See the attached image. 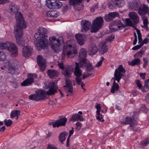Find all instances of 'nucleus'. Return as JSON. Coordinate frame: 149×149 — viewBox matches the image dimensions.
<instances>
[{"label": "nucleus", "mask_w": 149, "mask_h": 149, "mask_svg": "<svg viewBox=\"0 0 149 149\" xmlns=\"http://www.w3.org/2000/svg\"><path fill=\"white\" fill-rule=\"evenodd\" d=\"M38 32L35 34L34 37L36 40H35L36 46L39 50L47 46L48 40L45 37L47 36L49 32L46 28L40 27L38 29Z\"/></svg>", "instance_id": "1"}, {"label": "nucleus", "mask_w": 149, "mask_h": 149, "mask_svg": "<svg viewBox=\"0 0 149 149\" xmlns=\"http://www.w3.org/2000/svg\"><path fill=\"white\" fill-rule=\"evenodd\" d=\"M55 87L52 85L49 89L47 91L44 90H40L36 92V94L30 95L29 96V99L36 101H38L44 99L46 95H51L54 94L57 90L55 88Z\"/></svg>", "instance_id": "2"}, {"label": "nucleus", "mask_w": 149, "mask_h": 149, "mask_svg": "<svg viewBox=\"0 0 149 149\" xmlns=\"http://www.w3.org/2000/svg\"><path fill=\"white\" fill-rule=\"evenodd\" d=\"M121 123L124 124H129L130 126L128 128L129 129L134 132L136 131V126L137 125V122L133 118L126 117L125 119L122 120Z\"/></svg>", "instance_id": "3"}, {"label": "nucleus", "mask_w": 149, "mask_h": 149, "mask_svg": "<svg viewBox=\"0 0 149 149\" xmlns=\"http://www.w3.org/2000/svg\"><path fill=\"white\" fill-rule=\"evenodd\" d=\"M49 40L52 44L51 46V48L55 52H58L61 45L60 40L56 39L54 37H50Z\"/></svg>", "instance_id": "4"}, {"label": "nucleus", "mask_w": 149, "mask_h": 149, "mask_svg": "<svg viewBox=\"0 0 149 149\" xmlns=\"http://www.w3.org/2000/svg\"><path fill=\"white\" fill-rule=\"evenodd\" d=\"M67 48L68 49V50L67 52L63 51L62 55V57H64L66 55L68 58H72L74 56V54L77 53V50L74 48L72 47L71 45H67Z\"/></svg>", "instance_id": "5"}, {"label": "nucleus", "mask_w": 149, "mask_h": 149, "mask_svg": "<svg viewBox=\"0 0 149 149\" xmlns=\"http://www.w3.org/2000/svg\"><path fill=\"white\" fill-rule=\"evenodd\" d=\"M46 5L50 9H57L61 8L63 4L58 0H48L47 1Z\"/></svg>", "instance_id": "6"}, {"label": "nucleus", "mask_w": 149, "mask_h": 149, "mask_svg": "<svg viewBox=\"0 0 149 149\" xmlns=\"http://www.w3.org/2000/svg\"><path fill=\"white\" fill-rule=\"evenodd\" d=\"M15 18L17 20V25L15 27H17L19 28L23 29L26 27L25 22L23 19V15L21 13H19L15 16Z\"/></svg>", "instance_id": "7"}, {"label": "nucleus", "mask_w": 149, "mask_h": 149, "mask_svg": "<svg viewBox=\"0 0 149 149\" xmlns=\"http://www.w3.org/2000/svg\"><path fill=\"white\" fill-rule=\"evenodd\" d=\"M28 78L26 79L22 83L21 85L22 86H28L34 82V78H36L37 75L36 74H29L28 76Z\"/></svg>", "instance_id": "8"}, {"label": "nucleus", "mask_w": 149, "mask_h": 149, "mask_svg": "<svg viewBox=\"0 0 149 149\" xmlns=\"http://www.w3.org/2000/svg\"><path fill=\"white\" fill-rule=\"evenodd\" d=\"M37 63L42 71H44L45 69V60L42 56L38 55L37 57Z\"/></svg>", "instance_id": "9"}, {"label": "nucleus", "mask_w": 149, "mask_h": 149, "mask_svg": "<svg viewBox=\"0 0 149 149\" xmlns=\"http://www.w3.org/2000/svg\"><path fill=\"white\" fill-rule=\"evenodd\" d=\"M33 49L29 46H24L22 49V53L23 56L25 57H29L32 52Z\"/></svg>", "instance_id": "10"}, {"label": "nucleus", "mask_w": 149, "mask_h": 149, "mask_svg": "<svg viewBox=\"0 0 149 149\" xmlns=\"http://www.w3.org/2000/svg\"><path fill=\"white\" fill-rule=\"evenodd\" d=\"M80 66L82 68H86L87 71L91 72L93 69V67L91 63L86 61L83 62H80Z\"/></svg>", "instance_id": "11"}, {"label": "nucleus", "mask_w": 149, "mask_h": 149, "mask_svg": "<svg viewBox=\"0 0 149 149\" xmlns=\"http://www.w3.org/2000/svg\"><path fill=\"white\" fill-rule=\"evenodd\" d=\"M12 64L10 60H9L6 63H4V67H8V72L13 74L16 71V69L12 65Z\"/></svg>", "instance_id": "12"}, {"label": "nucleus", "mask_w": 149, "mask_h": 149, "mask_svg": "<svg viewBox=\"0 0 149 149\" xmlns=\"http://www.w3.org/2000/svg\"><path fill=\"white\" fill-rule=\"evenodd\" d=\"M149 10L148 7L145 4H143L140 5L138 13L139 15H142L147 14Z\"/></svg>", "instance_id": "13"}, {"label": "nucleus", "mask_w": 149, "mask_h": 149, "mask_svg": "<svg viewBox=\"0 0 149 149\" xmlns=\"http://www.w3.org/2000/svg\"><path fill=\"white\" fill-rule=\"evenodd\" d=\"M82 29L81 31L82 32H85L88 31L90 29L91 23L88 21H82Z\"/></svg>", "instance_id": "14"}, {"label": "nucleus", "mask_w": 149, "mask_h": 149, "mask_svg": "<svg viewBox=\"0 0 149 149\" xmlns=\"http://www.w3.org/2000/svg\"><path fill=\"white\" fill-rule=\"evenodd\" d=\"M129 16L135 24H137L139 22V17L137 14L134 12L129 13Z\"/></svg>", "instance_id": "15"}, {"label": "nucleus", "mask_w": 149, "mask_h": 149, "mask_svg": "<svg viewBox=\"0 0 149 149\" xmlns=\"http://www.w3.org/2000/svg\"><path fill=\"white\" fill-rule=\"evenodd\" d=\"M118 15L119 13L117 12L109 13L104 17V19L107 22H110Z\"/></svg>", "instance_id": "16"}, {"label": "nucleus", "mask_w": 149, "mask_h": 149, "mask_svg": "<svg viewBox=\"0 0 149 149\" xmlns=\"http://www.w3.org/2000/svg\"><path fill=\"white\" fill-rule=\"evenodd\" d=\"M47 73L49 77L51 79H54L57 77L59 75V72L54 70H48Z\"/></svg>", "instance_id": "17"}, {"label": "nucleus", "mask_w": 149, "mask_h": 149, "mask_svg": "<svg viewBox=\"0 0 149 149\" xmlns=\"http://www.w3.org/2000/svg\"><path fill=\"white\" fill-rule=\"evenodd\" d=\"M8 50L10 52H11L12 54L14 56H17V47L13 43L10 42V45L8 46Z\"/></svg>", "instance_id": "18"}, {"label": "nucleus", "mask_w": 149, "mask_h": 149, "mask_svg": "<svg viewBox=\"0 0 149 149\" xmlns=\"http://www.w3.org/2000/svg\"><path fill=\"white\" fill-rule=\"evenodd\" d=\"M65 85H64L63 87L65 88L66 90H68V92L72 93L73 89L71 81L69 79H65Z\"/></svg>", "instance_id": "19"}, {"label": "nucleus", "mask_w": 149, "mask_h": 149, "mask_svg": "<svg viewBox=\"0 0 149 149\" xmlns=\"http://www.w3.org/2000/svg\"><path fill=\"white\" fill-rule=\"evenodd\" d=\"M114 25H116L117 26L116 28H113V30H111L112 31H116L119 30H121L125 28L126 26L124 25L121 22L120 20H118L115 21Z\"/></svg>", "instance_id": "20"}, {"label": "nucleus", "mask_w": 149, "mask_h": 149, "mask_svg": "<svg viewBox=\"0 0 149 149\" xmlns=\"http://www.w3.org/2000/svg\"><path fill=\"white\" fill-rule=\"evenodd\" d=\"M75 66L74 68V74L76 77H81L82 74V71L80 69V64L77 62L75 63Z\"/></svg>", "instance_id": "21"}, {"label": "nucleus", "mask_w": 149, "mask_h": 149, "mask_svg": "<svg viewBox=\"0 0 149 149\" xmlns=\"http://www.w3.org/2000/svg\"><path fill=\"white\" fill-rule=\"evenodd\" d=\"M87 56L86 52L84 49H81L80 50L79 58L81 59L80 62H83L86 61Z\"/></svg>", "instance_id": "22"}, {"label": "nucleus", "mask_w": 149, "mask_h": 149, "mask_svg": "<svg viewBox=\"0 0 149 149\" xmlns=\"http://www.w3.org/2000/svg\"><path fill=\"white\" fill-rule=\"evenodd\" d=\"M62 73L66 77H70L72 73L71 69L69 66L65 67L62 70Z\"/></svg>", "instance_id": "23"}, {"label": "nucleus", "mask_w": 149, "mask_h": 149, "mask_svg": "<svg viewBox=\"0 0 149 149\" xmlns=\"http://www.w3.org/2000/svg\"><path fill=\"white\" fill-rule=\"evenodd\" d=\"M56 121V123L55 125H56L57 127L58 128L60 126H65L67 121V119L64 117Z\"/></svg>", "instance_id": "24"}, {"label": "nucleus", "mask_w": 149, "mask_h": 149, "mask_svg": "<svg viewBox=\"0 0 149 149\" xmlns=\"http://www.w3.org/2000/svg\"><path fill=\"white\" fill-rule=\"evenodd\" d=\"M103 22V18L101 17H98L96 18L94 20L93 24L95 25L98 27L101 28Z\"/></svg>", "instance_id": "25"}, {"label": "nucleus", "mask_w": 149, "mask_h": 149, "mask_svg": "<svg viewBox=\"0 0 149 149\" xmlns=\"http://www.w3.org/2000/svg\"><path fill=\"white\" fill-rule=\"evenodd\" d=\"M79 120L80 121H83L84 120V118L81 115L77 113H76L72 115L70 121L74 122Z\"/></svg>", "instance_id": "26"}, {"label": "nucleus", "mask_w": 149, "mask_h": 149, "mask_svg": "<svg viewBox=\"0 0 149 149\" xmlns=\"http://www.w3.org/2000/svg\"><path fill=\"white\" fill-rule=\"evenodd\" d=\"M46 14L47 16L49 17L56 18L59 16V13L56 10H53L47 12Z\"/></svg>", "instance_id": "27"}, {"label": "nucleus", "mask_w": 149, "mask_h": 149, "mask_svg": "<svg viewBox=\"0 0 149 149\" xmlns=\"http://www.w3.org/2000/svg\"><path fill=\"white\" fill-rule=\"evenodd\" d=\"M23 29L17 27H14V33L16 38L22 37L23 36Z\"/></svg>", "instance_id": "28"}, {"label": "nucleus", "mask_w": 149, "mask_h": 149, "mask_svg": "<svg viewBox=\"0 0 149 149\" xmlns=\"http://www.w3.org/2000/svg\"><path fill=\"white\" fill-rule=\"evenodd\" d=\"M19 8L15 4H13L11 6L10 9V13L12 14H15V16L20 13L18 12Z\"/></svg>", "instance_id": "29"}, {"label": "nucleus", "mask_w": 149, "mask_h": 149, "mask_svg": "<svg viewBox=\"0 0 149 149\" xmlns=\"http://www.w3.org/2000/svg\"><path fill=\"white\" fill-rule=\"evenodd\" d=\"M140 5L139 3L134 1L131 3V8L132 10H138V11Z\"/></svg>", "instance_id": "30"}, {"label": "nucleus", "mask_w": 149, "mask_h": 149, "mask_svg": "<svg viewBox=\"0 0 149 149\" xmlns=\"http://www.w3.org/2000/svg\"><path fill=\"white\" fill-rule=\"evenodd\" d=\"M75 38L78 43L80 45H82L84 42L82 36L80 34H76Z\"/></svg>", "instance_id": "31"}, {"label": "nucleus", "mask_w": 149, "mask_h": 149, "mask_svg": "<svg viewBox=\"0 0 149 149\" xmlns=\"http://www.w3.org/2000/svg\"><path fill=\"white\" fill-rule=\"evenodd\" d=\"M140 62L141 60L139 59L136 58L134 59L131 62L129 61L128 64L132 66H134L135 65H138L140 64Z\"/></svg>", "instance_id": "32"}, {"label": "nucleus", "mask_w": 149, "mask_h": 149, "mask_svg": "<svg viewBox=\"0 0 149 149\" xmlns=\"http://www.w3.org/2000/svg\"><path fill=\"white\" fill-rule=\"evenodd\" d=\"M68 133L66 132H62L60 134L59 136V139L60 142L63 143V142L65 140V136L67 135Z\"/></svg>", "instance_id": "33"}, {"label": "nucleus", "mask_w": 149, "mask_h": 149, "mask_svg": "<svg viewBox=\"0 0 149 149\" xmlns=\"http://www.w3.org/2000/svg\"><path fill=\"white\" fill-rule=\"evenodd\" d=\"M113 79H114V81L111 91V93H113L115 92L116 90H118L119 86L115 82V79L113 78Z\"/></svg>", "instance_id": "34"}, {"label": "nucleus", "mask_w": 149, "mask_h": 149, "mask_svg": "<svg viewBox=\"0 0 149 149\" xmlns=\"http://www.w3.org/2000/svg\"><path fill=\"white\" fill-rule=\"evenodd\" d=\"M21 111L19 110L13 111L10 113V117L11 118H13L15 117L19 116L20 115Z\"/></svg>", "instance_id": "35"}, {"label": "nucleus", "mask_w": 149, "mask_h": 149, "mask_svg": "<svg viewBox=\"0 0 149 149\" xmlns=\"http://www.w3.org/2000/svg\"><path fill=\"white\" fill-rule=\"evenodd\" d=\"M89 51L90 55L95 54L97 52V47L95 46L90 47L89 48Z\"/></svg>", "instance_id": "36"}, {"label": "nucleus", "mask_w": 149, "mask_h": 149, "mask_svg": "<svg viewBox=\"0 0 149 149\" xmlns=\"http://www.w3.org/2000/svg\"><path fill=\"white\" fill-rule=\"evenodd\" d=\"M117 7L121 8L125 5V1L124 0H116L115 1Z\"/></svg>", "instance_id": "37"}, {"label": "nucleus", "mask_w": 149, "mask_h": 149, "mask_svg": "<svg viewBox=\"0 0 149 149\" xmlns=\"http://www.w3.org/2000/svg\"><path fill=\"white\" fill-rule=\"evenodd\" d=\"M108 48L105 43L102 44L101 48L100 50V52L102 54H103L106 53L108 51Z\"/></svg>", "instance_id": "38"}, {"label": "nucleus", "mask_w": 149, "mask_h": 149, "mask_svg": "<svg viewBox=\"0 0 149 149\" xmlns=\"http://www.w3.org/2000/svg\"><path fill=\"white\" fill-rule=\"evenodd\" d=\"M17 43L19 46H23L25 44L24 41L22 37L16 38Z\"/></svg>", "instance_id": "39"}, {"label": "nucleus", "mask_w": 149, "mask_h": 149, "mask_svg": "<svg viewBox=\"0 0 149 149\" xmlns=\"http://www.w3.org/2000/svg\"><path fill=\"white\" fill-rule=\"evenodd\" d=\"M82 0H69L70 5L72 6L77 5L82 2Z\"/></svg>", "instance_id": "40"}, {"label": "nucleus", "mask_w": 149, "mask_h": 149, "mask_svg": "<svg viewBox=\"0 0 149 149\" xmlns=\"http://www.w3.org/2000/svg\"><path fill=\"white\" fill-rule=\"evenodd\" d=\"M10 45V42H6L5 43L1 42L0 43V48L2 49H7L8 46Z\"/></svg>", "instance_id": "41"}, {"label": "nucleus", "mask_w": 149, "mask_h": 149, "mask_svg": "<svg viewBox=\"0 0 149 149\" xmlns=\"http://www.w3.org/2000/svg\"><path fill=\"white\" fill-rule=\"evenodd\" d=\"M146 50V47H143L140 51L138 52L137 53V55H138V57H141L144 53Z\"/></svg>", "instance_id": "42"}, {"label": "nucleus", "mask_w": 149, "mask_h": 149, "mask_svg": "<svg viewBox=\"0 0 149 149\" xmlns=\"http://www.w3.org/2000/svg\"><path fill=\"white\" fill-rule=\"evenodd\" d=\"M123 76V74L118 72L117 69H116L114 73V76L115 78H121V77Z\"/></svg>", "instance_id": "43"}, {"label": "nucleus", "mask_w": 149, "mask_h": 149, "mask_svg": "<svg viewBox=\"0 0 149 149\" xmlns=\"http://www.w3.org/2000/svg\"><path fill=\"white\" fill-rule=\"evenodd\" d=\"M149 89L148 84L144 83V85L142 88L141 91L142 92H147Z\"/></svg>", "instance_id": "44"}, {"label": "nucleus", "mask_w": 149, "mask_h": 149, "mask_svg": "<svg viewBox=\"0 0 149 149\" xmlns=\"http://www.w3.org/2000/svg\"><path fill=\"white\" fill-rule=\"evenodd\" d=\"M108 7L110 9H113L117 7L115 2H112L109 3H108Z\"/></svg>", "instance_id": "45"}, {"label": "nucleus", "mask_w": 149, "mask_h": 149, "mask_svg": "<svg viewBox=\"0 0 149 149\" xmlns=\"http://www.w3.org/2000/svg\"><path fill=\"white\" fill-rule=\"evenodd\" d=\"M93 27L91 30V33H95L97 32L98 30L101 28L98 27L97 26L93 24Z\"/></svg>", "instance_id": "46"}, {"label": "nucleus", "mask_w": 149, "mask_h": 149, "mask_svg": "<svg viewBox=\"0 0 149 149\" xmlns=\"http://www.w3.org/2000/svg\"><path fill=\"white\" fill-rule=\"evenodd\" d=\"M4 124L7 127L10 126L13 123V121L10 119L7 120L5 119L4 120Z\"/></svg>", "instance_id": "47"}, {"label": "nucleus", "mask_w": 149, "mask_h": 149, "mask_svg": "<svg viewBox=\"0 0 149 149\" xmlns=\"http://www.w3.org/2000/svg\"><path fill=\"white\" fill-rule=\"evenodd\" d=\"M6 55L3 52L0 51V60L3 61L6 59Z\"/></svg>", "instance_id": "48"}, {"label": "nucleus", "mask_w": 149, "mask_h": 149, "mask_svg": "<svg viewBox=\"0 0 149 149\" xmlns=\"http://www.w3.org/2000/svg\"><path fill=\"white\" fill-rule=\"evenodd\" d=\"M117 70L118 71H119L118 72H120V73H125L126 71L123 68L122 65H120L119 66Z\"/></svg>", "instance_id": "49"}, {"label": "nucleus", "mask_w": 149, "mask_h": 149, "mask_svg": "<svg viewBox=\"0 0 149 149\" xmlns=\"http://www.w3.org/2000/svg\"><path fill=\"white\" fill-rule=\"evenodd\" d=\"M149 143V138L141 142L140 145L143 146H146Z\"/></svg>", "instance_id": "50"}, {"label": "nucleus", "mask_w": 149, "mask_h": 149, "mask_svg": "<svg viewBox=\"0 0 149 149\" xmlns=\"http://www.w3.org/2000/svg\"><path fill=\"white\" fill-rule=\"evenodd\" d=\"M75 81L77 84L79 85H80L83 82L82 81L81 79L80 78V77H76L75 78Z\"/></svg>", "instance_id": "51"}, {"label": "nucleus", "mask_w": 149, "mask_h": 149, "mask_svg": "<svg viewBox=\"0 0 149 149\" xmlns=\"http://www.w3.org/2000/svg\"><path fill=\"white\" fill-rule=\"evenodd\" d=\"M126 25L129 26H132L133 24L132 21L129 18H127L126 19Z\"/></svg>", "instance_id": "52"}, {"label": "nucleus", "mask_w": 149, "mask_h": 149, "mask_svg": "<svg viewBox=\"0 0 149 149\" xmlns=\"http://www.w3.org/2000/svg\"><path fill=\"white\" fill-rule=\"evenodd\" d=\"M137 34L138 36V38L139 40L138 43H140L141 41H142V35L141 32H139V31H137Z\"/></svg>", "instance_id": "53"}, {"label": "nucleus", "mask_w": 149, "mask_h": 149, "mask_svg": "<svg viewBox=\"0 0 149 149\" xmlns=\"http://www.w3.org/2000/svg\"><path fill=\"white\" fill-rule=\"evenodd\" d=\"M142 46H143L142 44H141V43H140V44L139 45L134 46V47H133L132 48V49L134 50H136L139 49Z\"/></svg>", "instance_id": "54"}, {"label": "nucleus", "mask_w": 149, "mask_h": 149, "mask_svg": "<svg viewBox=\"0 0 149 149\" xmlns=\"http://www.w3.org/2000/svg\"><path fill=\"white\" fill-rule=\"evenodd\" d=\"M104 60V58L103 57H102L101 58V60L99 61L96 64L95 67H99L100 66H101L102 63V61Z\"/></svg>", "instance_id": "55"}, {"label": "nucleus", "mask_w": 149, "mask_h": 149, "mask_svg": "<svg viewBox=\"0 0 149 149\" xmlns=\"http://www.w3.org/2000/svg\"><path fill=\"white\" fill-rule=\"evenodd\" d=\"M136 83L137 86L139 88V89H142V85L140 81L139 80H137L136 81Z\"/></svg>", "instance_id": "56"}, {"label": "nucleus", "mask_w": 149, "mask_h": 149, "mask_svg": "<svg viewBox=\"0 0 149 149\" xmlns=\"http://www.w3.org/2000/svg\"><path fill=\"white\" fill-rule=\"evenodd\" d=\"M47 149H57L56 147H55L54 146L51 144H48Z\"/></svg>", "instance_id": "57"}, {"label": "nucleus", "mask_w": 149, "mask_h": 149, "mask_svg": "<svg viewBox=\"0 0 149 149\" xmlns=\"http://www.w3.org/2000/svg\"><path fill=\"white\" fill-rule=\"evenodd\" d=\"M149 42V39L146 38L144 39L143 40V41L141 43V44H142V46L144 44H146L148 43Z\"/></svg>", "instance_id": "58"}, {"label": "nucleus", "mask_w": 149, "mask_h": 149, "mask_svg": "<svg viewBox=\"0 0 149 149\" xmlns=\"http://www.w3.org/2000/svg\"><path fill=\"white\" fill-rule=\"evenodd\" d=\"M68 5H66L63 7L62 8V11L64 13H65L68 10Z\"/></svg>", "instance_id": "59"}, {"label": "nucleus", "mask_w": 149, "mask_h": 149, "mask_svg": "<svg viewBox=\"0 0 149 149\" xmlns=\"http://www.w3.org/2000/svg\"><path fill=\"white\" fill-rule=\"evenodd\" d=\"M95 107L97 109V111L98 112L99 111H101V107L100 104H98L97 103L96 105L95 106Z\"/></svg>", "instance_id": "60"}, {"label": "nucleus", "mask_w": 149, "mask_h": 149, "mask_svg": "<svg viewBox=\"0 0 149 149\" xmlns=\"http://www.w3.org/2000/svg\"><path fill=\"white\" fill-rule=\"evenodd\" d=\"M114 38V35L112 34H111L109 36H108V40L111 42L112 40Z\"/></svg>", "instance_id": "61"}, {"label": "nucleus", "mask_w": 149, "mask_h": 149, "mask_svg": "<svg viewBox=\"0 0 149 149\" xmlns=\"http://www.w3.org/2000/svg\"><path fill=\"white\" fill-rule=\"evenodd\" d=\"M76 125L77 126L76 129H78L79 130L80 128L81 127L82 124L79 122H77L76 123Z\"/></svg>", "instance_id": "62"}, {"label": "nucleus", "mask_w": 149, "mask_h": 149, "mask_svg": "<svg viewBox=\"0 0 149 149\" xmlns=\"http://www.w3.org/2000/svg\"><path fill=\"white\" fill-rule=\"evenodd\" d=\"M143 61H144V62L143 64V68H146L147 65V63L148 62V60H147L146 61H145V58H143Z\"/></svg>", "instance_id": "63"}, {"label": "nucleus", "mask_w": 149, "mask_h": 149, "mask_svg": "<svg viewBox=\"0 0 149 149\" xmlns=\"http://www.w3.org/2000/svg\"><path fill=\"white\" fill-rule=\"evenodd\" d=\"M146 75V73H141L140 74V76L141 78L142 79H145V76Z\"/></svg>", "instance_id": "64"}]
</instances>
